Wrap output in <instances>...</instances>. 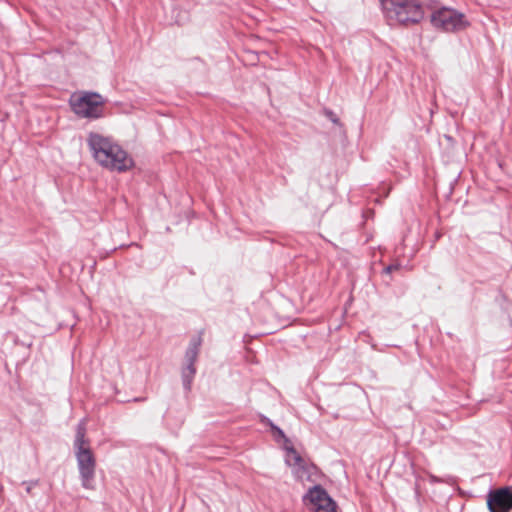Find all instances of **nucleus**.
Masks as SVG:
<instances>
[{
    "label": "nucleus",
    "mask_w": 512,
    "mask_h": 512,
    "mask_svg": "<svg viewBox=\"0 0 512 512\" xmlns=\"http://www.w3.org/2000/svg\"><path fill=\"white\" fill-rule=\"evenodd\" d=\"M196 374V368L182 367L181 376L183 388L185 391H190L194 376Z\"/></svg>",
    "instance_id": "obj_10"
},
{
    "label": "nucleus",
    "mask_w": 512,
    "mask_h": 512,
    "mask_svg": "<svg viewBox=\"0 0 512 512\" xmlns=\"http://www.w3.org/2000/svg\"><path fill=\"white\" fill-rule=\"evenodd\" d=\"M399 269H400V265L399 264H391V265H388L387 267H385L384 273L390 274L393 271H397Z\"/></svg>",
    "instance_id": "obj_12"
},
{
    "label": "nucleus",
    "mask_w": 512,
    "mask_h": 512,
    "mask_svg": "<svg viewBox=\"0 0 512 512\" xmlns=\"http://www.w3.org/2000/svg\"><path fill=\"white\" fill-rule=\"evenodd\" d=\"M201 346V338H192L186 349L184 356V367L196 368L195 363L198 359L199 351Z\"/></svg>",
    "instance_id": "obj_9"
},
{
    "label": "nucleus",
    "mask_w": 512,
    "mask_h": 512,
    "mask_svg": "<svg viewBox=\"0 0 512 512\" xmlns=\"http://www.w3.org/2000/svg\"><path fill=\"white\" fill-rule=\"evenodd\" d=\"M430 20L435 28L445 32L462 30L468 24L463 13L448 7H441L433 11Z\"/></svg>",
    "instance_id": "obj_5"
},
{
    "label": "nucleus",
    "mask_w": 512,
    "mask_h": 512,
    "mask_svg": "<svg viewBox=\"0 0 512 512\" xmlns=\"http://www.w3.org/2000/svg\"><path fill=\"white\" fill-rule=\"evenodd\" d=\"M382 12L390 24L408 26L424 18L423 0H379Z\"/></svg>",
    "instance_id": "obj_3"
},
{
    "label": "nucleus",
    "mask_w": 512,
    "mask_h": 512,
    "mask_svg": "<svg viewBox=\"0 0 512 512\" xmlns=\"http://www.w3.org/2000/svg\"><path fill=\"white\" fill-rule=\"evenodd\" d=\"M326 114L333 123H338L339 119L332 111H328Z\"/></svg>",
    "instance_id": "obj_16"
},
{
    "label": "nucleus",
    "mask_w": 512,
    "mask_h": 512,
    "mask_svg": "<svg viewBox=\"0 0 512 512\" xmlns=\"http://www.w3.org/2000/svg\"><path fill=\"white\" fill-rule=\"evenodd\" d=\"M487 505L490 512H510L512 509V487H503L489 492Z\"/></svg>",
    "instance_id": "obj_6"
},
{
    "label": "nucleus",
    "mask_w": 512,
    "mask_h": 512,
    "mask_svg": "<svg viewBox=\"0 0 512 512\" xmlns=\"http://www.w3.org/2000/svg\"><path fill=\"white\" fill-rule=\"evenodd\" d=\"M304 499L313 504L315 512H336V503L326 490L319 485L311 488Z\"/></svg>",
    "instance_id": "obj_7"
},
{
    "label": "nucleus",
    "mask_w": 512,
    "mask_h": 512,
    "mask_svg": "<svg viewBox=\"0 0 512 512\" xmlns=\"http://www.w3.org/2000/svg\"><path fill=\"white\" fill-rule=\"evenodd\" d=\"M273 436L276 441L283 440L286 444L289 443V439L286 437L284 431L277 425H272Z\"/></svg>",
    "instance_id": "obj_11"
},
{
    "label": "nucleus",
    "mask_w": 512,
    "mask_h": 512,
    "mask_svg": "<svg viewBox=\"0 0 512 512\" xmlns=\"http://www.w3.org/2000/svg\"><path fill=\"white\" fill-rule=\"evenodd\" d=\"M37 483H38V481H31V482L26 483L27 484L26 491L28 493H30L32 486H35Z\"/></svg>",
    "instance_id": "obj_17"
},
{
    "label": "nucleus",
    "mask_w": 512,
    "mask_h": 512,
    "mask_svg": "<svg viewBox=\"0 0 512 512\" xmlns=\"http://www.w3.org/2000/svg\"><path fill=\"white\" fill-rule=\"evenodd\" d=\"M261 422L263 424L269 425V427L272 429V425H275L268 417L261 416Z\"/></svg>",
    "instance_id": "obj_14"
},
{
    "label": "nucleus",
    "mask_w": 512,
    "mask_h": 512,
    "mask_svg": "<svg viewBox=\"0 0 512 512\" xmlns=\"http://www.w3.org/2000/svg\"><path fill=\"white\" fill-rule=\"evenodd\" d=\"M87 144L94 159L103 167L117 172H125L134 165L128 153L111 138L98 133H90Z\"/></svg>",
    "instance_id": "obj_1"
},
{
    "label": "nucleus",
    "mask_w": 512,
    "mask_h": 512,
    "mask_svg": "<svg viewBox=\"0 0 512 512\" xmlns=\"http://www.w3.org/2000/svg\"><path fill=\"white\" fill-rule=\"evenodd\" d=\"M261 422L263 424L269 425V427L272 429V425H275L268 417L261 416Z\"/></svg>",
    "instance_id": "obj_15"
},
{
    "label": "nucleus",
    "mask_w": 512,
    "mask_h": 512,
    "mask_svg": "<svg viewBox=\"0 0 512 512\" xmlns=\"http://www.w3.org/2000/svg\"><path fill=\"white\" fill-rule=\"evenodd\" d=\"M105 100L96 92H84L81 96L73 95L70 99L72 111L82 118L99 119L103 116Z\"/></svg>",
    "instance_id": "obj_4"
},
{
    "label": "nucleus",
    "mask_w": 512,
    "mask_h": 512,
    "mask_svg": "<svg viewBox=\"0 0 512 512\" xmlns=\"http://www.w3.org/2000/svg\"><path fill=\"white\" fill-rule=\"evenodd\" d=\"M81 485L85 489L95 488L96 458L86 438V425L82 420L76 427L73 443Z\"/></svg>",
    "instance_id": "obj_2"
},
{
    "label": "nucleus",
    "mask_w": 512,
    "mask_h": 512,
    "mask_svg": "<svg viewBox=\"0 0 512 512\" xmlns=\"http://www.w3.org/2000/svg\"><path fill=\"white\" fill-rule=\"evenodd\" d=\"M429 480H430L431 483H442V482H445V480H443L442 478H439V477H437L435 475H432V474L429 475Z\"/></svg>",
    "instance_id": "obj_13"
},
{
    "label": "nucleus",
    "mask_w": 512,
    "mask_h": 512,
    "mask_svg": "<svg viewBox=\"0 0 512 512\" xmlns=\"http://www.w3.org/2000/svg\"><path fill=\"white\" fill-rule=\"evenodd\" d=\"M286 450V463L289 466L297 467V477L303 479L304 477L309 478V474L304 466L305 462L299 453L292 447L285 446Z\"/></svg>",
    "instance_id": "obj_8"
}]
</instances>
